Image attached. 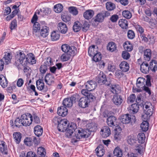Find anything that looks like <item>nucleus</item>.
Here are the masks:
<instances>
[{"mask_svg": "<svg viewBox=\"0 0 157 157\" xmlns=\"http://www.w3.org/2000/svg\"><path fill=\"white\" fill-rule=\"evenodd\" d=\"M88 129H82V128L77 130L75 133V136L77 139H81L88 138L90 135Z\"/></svg>", "mask_w": 157, "mask_h": 157, "instance_id": "nucleus-1", "label": "nucleus"}, {"mask_svg": "<svg viewBox=\"0 0 157 157\" xmlns=\"http://www.w3.org/2000/svg\"><path fill=\"white\" fill-rule=\"evenodd\" d=\"M140 105L146 109L145 114L147 115V117H150L152 116L153 113V107L151 102H147L145 103L144 104H141Z\"/></svg>", "mask_w": 157, "mask_h": 157, "instance_id": "nucleus-2", "label": "nucleus"}, {"mask_svg": "<svg viewBox=\"0 0 157 157\" xmlns=\"http://www.w3.org/2000/svg\"><path fill=\"white\" fill-rule=\"evenodd\" d=\"M97 78L98 82L100 84H105L107 86H109L110 85V82L107 80L106 75L103 72H100Z\"/></svg>", "mask_w": 157, "mask_h": 157, "instance_id": "nucleus-3", "label": "nucleus"}, {"mask_svg": "<svg viewBox=\"0 0 157 157\" xmlns=\"http://www.w3.org/2000/svg\"><path fill=\"white\" fill-rule=\"evenodd\" d=\"M110 14V13L108 11H102L97 14L94 21L95 22H101L103 21L105 18L108 17Z\"/></svg>", "mask_w": 157, "mask_h": 157, "instance_id": "nucleus-4", "label": "nucleus"}, {"mask_svg": "<svg viewBox=\"0 0 157 157\" xmlns=\"http://www.w3.org/2000/svg\"><path fill=\"white\" fill-rule=\"evenodd\" d=\"M68 124L69 121L66 119L63 118L60 120L57 125L58 131L63 132L66 131Z\"/></svg>", "mask_w": 157, "mask_h": 157, "instance_id": "nucleus-5", "label": "nucleus"}, {"mask_svg": "<svg viewBox=\"0 0 157 157\" xmlns=\"http://www.w3.org/2000/svg\"><path fill=\"white\" fill-rule=\"evenodd\" d=\"M62 50L65 53L72 52V54L77 53V51L76 48L74 46L70 47L68 45L64 44L61 47Z\"/></svg>", "mask_w": 157, "mask_h": 157, "instance_id": "nucleus-6", "label": "nucleus"}, {"mask_svg": "<svg viewBox=\"0 0 157 157\" xmlns=\"http://www.w3.org/2000/svg\"><path fill=\"white\" fill-rule=\"evenodd\" d=\"M82 122L84 124H87V127L89 132H94L96 131L97 127V124L94 122H91L89 123L88 120H82Z\"/></svg>", "mask_w": 157, "mask_h": 157, "instance_id": "nucleus-7", "label": "nucleus"}, {"mask_svg": "<svg viewBox=\"0 0 157 157\" xmlns=\"http://www.w3.org/2000/svg\"><path fill=\"white\" fill-rule=\"evenodd\" d=\"M26 56L24 52L19 51L17 52L15 56L17 62H19L20 64H22L23 61L26 58Z\"/></svg>", "mask_w": 157, "mask_h": 157, "instance_id": "nucleus-8", "label": "nucleus"}, {"mask_svg": "<svg viewBox=\"0 0 157 157\" xmlns=\"http://www.w3.org/2000/svg\"><path fill=\"white\" fill-rule=\"evenodd\" d=\"M86 88L89 91H92L95 89L97 86L96 82L94 81H88L85 83Z\"/></svg>", "mask_w": 157, "mask_h": 157, "instance_id": "nucleus-9", "label": "nucleus"}, {"mask_svg": "<svg viewBox=\"0 0 157 157\" xmlns=\"http://www.w3.org/2000/svg\"><path fill=\"white\" fill-rule=\"evenodd\" d=\"M26 62L31 65L36 63V60L35 56L32 53H29L27 54L26 57Z\"/></svg>", "mask_w": 157, "mask_h": 157, "instance_id": "nucleus-10", "label": "nucleus"}, {"mask_svg": "<svg viewBox=\"0 0 157 157\" xmlns=\"http://www.w3.org/2000/svg\"><path fill=\"white\" fill-rule=\"evenodd\" d=\"M89 101L86 97L81 98L79 101L78 105L80 107L84 108L88 106Z\"/></svg>", "mask_w": 157, "mask_h": 157, "instance_id": "nucleus-11", "label": "nucleus"}, {"mask_svg": "<svg viewBox=\"0 0 157 157\" xmlns=\"http://www.w3.org/2000/svg\"><path fill=\"white\" fill-rule=\"evenodd\" d=\"M57 28L59 31L62 34L66 33L67 31V27L65 23L61 22L58 24Z\"/></svg>", "mask_w": 157, "mask_h": 157, "instance_id": "nucleus-12", "label": "nucleus"}, {"mask_svg": "<svg viewBox=\"0 0 157 157\" xmlns=\"http://www.w3.org/2000/svg\"><path fill=\"white\" fill-rule=\"evenodd\" d=\"M122 131L121 127L117 125L114 128V138L115 140H118L120 138L121 133Z\"/></svg>", "mask_w": 157, "mask_h": 157, "instance_id": "nucleus-13", "label": "nucleus"}, {"mask_svg": "<svg viewBox=\"0 0 157 157\" xmlns=\"http://www.w3.org/2000/svg\"><path fill=\"white\" fill-rule=\"evenodd\" d=\"M101 136L103 137L106 138L109 136L111 133L109 127L104 126L101 130Z\"/></svg>", "mask_w": 157, "mask_h": 157, "instance_id": "nucleus-14", "label": "nucleus"}, {"mask_svg": "<svg viewBox=\"0 0 157 157\" xmlns=\"http://www.w3.org/2000/svg\"><path fill=\"white\" fill-rule=\"evenodd\" d=\"M76 53L72 54V52H66L63 54L60 57V59L62 61L64 62L69 60L71 57L74 56Z\"/></svg>", "mask_w": 157, "mask_h": 157, "instance_id": "nucleus-15", "label": "nucleus"}, {"mask_svg": "<svg viewBox=\"0 0 157 157\" xmlns=\"http://www.w3.org/2000/svg\"><path fill=\"white\" fill-rule=\"evenodd\" d=\"M112 101L115 105H118L121 104L123 99L121 95L117 94L113 96Z\"/></svg>", "mask_w": 157, "mask_h": 157, "instance_id": "nucleus-16", "label": "nucleus"}, {"mask_svg": "<svg viewBox=\"0 0 157 157\" xmlns=\"http://www.w3.org/2000/svg\"><path fill=\"white\" fill-rule=\"evenodd\" d=\"M67 111L68 110L66 107L61 106L58 108L57 113L59 116L64 117L67 114Z\"/></svg>", "mask_w": 157, "mask_h": 157, "instance_id": "nucleus-17", "label": "nucleus"}, {"mask_svg": "<svg viewBox=\"0 0 157 157\" xmlns=\"http://www.w3.org/2000/svg\"><path fill=\"white\" fill-rule=\"evenodd\" d=\"M36 139L35 137H27L25 138L24 140L25 144L29 146H30L33 145V142L36 144Z\"/></svg>", "mask_w": 157, "mask_h": 157, "instance_id": "nucleus-18", "label": "nucleus"}, {"mask_svg": "<svg viewBox=\"0 0 157 157\" xmlns=\"http://www.w3.org/2000/svg\"><path fill=\"white\" fill-rule=\"evenodd\" d=\"M149 67L148 64L146 62H143L140 65V70L144 73H147L149 70Z\"/></svg>", "mask_w": 157, "mask_h": 157, "instance_id": "nucleus-19", "label": "nucleus"}, {"mask_svg": "<svg viewBox=\"0 0 157 157\" xmlns=\"http://www.w3.org/2000/svg\"><path fill=\"white\" fill-rule=\"evenodd\" d=\"M5 143L3 141H0V154L1 153L3 155L8 154L7 146H5Z\"/></svg>", "mask_w": 157, "mask_h": 157, "instance_id": "nucleus-20", "label": "nucleus"}, {"mask_svg": "<svg viewBox=\"0 0 157 157\" xmlns=\"http://www.w3.org/2000/svg\"><path fill=\"white\" fill-rule=\"evenodd\" d=\"M96 155L97 156L101 157L105 153V149L102 145H99L95 149Z\"/></svg>", "mask_w": 157, "mask_h": 157, "instance_id": "nucleus-21", "label": "nucleus"}, {"mask_svg": "<svg viewBox=\"0 0 157 157\" xmlns=\"http://www.w3.org/2000/svg\"><path fill=\"white\" fill-rule=\"evenodd\" d=\"M120 69L122 71L126 72L129 69V66L128 63L125 61H122L120 64Z\"/></svg>", "mask_w": 157, "mask_h": 157, "instance_id": "nucleus-22", "label": "nucleus"}, {"mask_svg": "<svg viewBox=\"0 0 157 157\" xmlns=\"http://www.w3.org/2000/svg\"><path fill=\"white\" fill-rule=\"evenodd\" d=\"M43 131V128L40 125H37L34 128V133L38 137H39L42 135Z\"/></svg>", "mask_w": 157, "mask_h": 157, "instance_id": "nucleus-23", "label": "nucleus"}, {"mask_svg": "<svg viewBox=\"0 0 157 157\" xmlns=\"http://www.w3.org/2000/svg\"><path fill=\"white\" fill-rule=\"evenodd\" d=\"M111 88V92L113 94H118L120 92V87L117 84L110 85L109 86Z\"/></svg>", "mask_w": 157, "mask_h": 157, "instance_id": "nucleus-24", "label": "nucleus"}, {"mask_svg": "<svg viewBox=\"0 0 157 157\" xmlns=\"http://www.w3.org/2000/svg\"><path fill=\"white\" fill-rule=\"evenodd\" d=\"M19 121H21V124L24 126H29L31 124L33 118H21Z\"/></svg>", "mask_w": 157, "mask_h": 157, "instance_id": "nucleus-25", "label": "nucleus"}, {"mask_svg": "<svg viewBox=\"0 0 157 157\" xmlns=\"http://www.w3.org/2000/svg\"><path fill=\"white\" fill-rule=\"evenodd\" d=\"M98 48H95L94 45H92L91 46H90L88 50V53L89 55L92 56L95 54L98 53Z\"/></svg>", "mask_w": 157, "mask_h": 157, "instance_id": "nucleus-26", "label": "nucleus"}, {"mask_svg": "<svg viewBox=\"0 0 157 157\" xmlns=\"http://www.w3.org/2000/svg\"><path fill=\"white\" fill-rule=\"evenodd\" d=\"M144 57L146 60L149 61L151 57V51L150 49H146L144 51Z\"/></svg>", "mask_w": 157, "mask_h": 157, "instance_id": "nucleus-27", "label": "nucleus"}, {"mask_svg": "<svg viewBox=\"0 0 157 157\" xmlns=\"http://www.w3.org/2000/svg\"><path fill=\"white\" fill-rule=\"evenodd\" d=\"M94 13L92 10H88L85 11L83 14L84 17L87 19H91L93 16Z\"/></svg>", "mask_w": 157, "mask_h": 157, "instance_id": "nucleus-28", "label": "nucleus"}, {"mask_svg": "<svg viewBox=\"0 0 157 157\" xmlns=\"http://www.w3.org/2000/svg\"><path fill=\"white\" fill-rule=\"evenodd\" d=\"M14 141L17 144H19L21 141V135L19 132H15L13 134Z\"/></svg>", "mask_w": 157, "mask_h": 157, "instance_id": "nucleus-29", "label": "nucleus"}, {"mask_svg": "<svg viewBox=\"0 0 157 157\" xmlns=\"http://www.w3.org/2000/svg\"><path fill=\"white\" fill-rule=\"evenodd\" d=\"M118 24L123 29H126L128 27V21L125 19H120L118 21Z\"/></svg>", "mask_w": 157, "mask_h": 157, "instance_id": "nucleus-30", "label": "nucleus"}, {"mask_svg": "<svg viewBox=\"0 0 157 157\" xmlns=\"http://www.w3.org/2000/svg\"><path fill=\"white\" fill-rule=\"evenodd\" d=\"M138 105L135 103L132 105L130 107L129 113L131 114H135L136 113L139 109Z\"/></svg>", "mask_w": 157, "mask_h": 157, "instance_id": "nucleus-31", "label": "nucleus"}, {"mask_svg": "<svg viewBox=\"0 0 157 157\" xmlns=\"http://www.w3.org/2000/svg\"><path fill=\"white\" fill-rule=\"evenodd\" d=\"M147 120L144 121L141 124L140 127L143 131L146 132L148 130L149 124Z\"/></svg>", "mask_w": 157, "mask_h": 157, "instance_id": "nucleus-32", "label": "nucleus"}, {"mask_svg": "<svg viewBox=\"0 0 157 157\" xmlns=\"http://www.w3.org/2000/svg\"><path fill=\"white\" fill-rule=\"evenodd\" d=\"M48 28L46 26H44L42 27L40 30V33L41 36L43 37H45L48 35Z\"/></svg>", "mask_w": 157, "mask_h": 157, "instance_id": "nucleus-33", "label": "nucleus"}, {"mask_svg": "<svg viewBox=\"0 0 157 157\" xmlns=\"http://www.w3.org/2000/svg\"><path fill=\"white\" fill-rule=\"evenodd\" d=\"M0 83L2 86L4 88L7 86V80L6 77L3 75L0 76Z\"/></svg>", "mask_w": 157, "mask_h": 157, "instance_id": "nucleus-34", "label": "nucleus"}, {"mask_svg": "<svg viewBox=\"0 0 157 157\" xmlns=\"http://www.w3.org/2000/svg\"><path fill=\"white\" fill-rule=\"evenodd\" d=\"M113 153L114 155L116 156L117 157H122L123 155L122 150L118 147L115 148Z\"/></svg>", "mask_w": 157, "mask_h": 157, "instance_id": "nucleus-35", "label": "nucleus"}, {"mask_svg": "<svg viewBox=\"0 0 157 157\" xmlns=\"http://www.w3.org/2000/svg\"><path fill=\"white\" fill-rule=\"evenodd\" d=\"M63 106L67 107H71L72 105V102L71 99L67 98L64 99L63 102Z\"/></svg>", "mask_w": 157, "mask_h": 157, "instance_id": "nucleus-36", "label": "nucleus"}, {"mask_svg": "<svg viewBox=\"0 0 157 157\" xmlns=\"http://www.w3.org/2000/svg\"><path fill=\"white\" fill-rule=\"evenodd\" d=\"M103 115L105 118L115 117V114L111 111H105L103 113Z\"/></svg>", "mask_w": 157, "mask_h": 157, "instance_id": "nucleus-37", "label": "nucleus"}, {"mask_svg": "<svg viewBox=\"0 0 157 157\" xmlns=\"http://www.w3.org/2000/svg\"><path fill=\"white\" fill-rule=\"evenodd\" d=\"M137 140L140 144H142L144 142L145 136L144 134L141 132L139 133L137 136Z\"/></svg>", "mask_w": 157, "mask_h": 157, "instance_id": "nucleus-38", "label": "nucleus"}, {"mask_svg": "<svg viewBox=\"0 0 157 157\" xmlns=\"http://www.w3.org/2000/svg\"><path fill=\"white\" fill-rule=\"evenodd\" d=\"M6 54H5L2 59L5 61V64H8L10 62L12 56L10 53H6Z\"/></svg>", "mask_w": 157, "mask_h": 157, "instance_id": "nucleus-39", "label": "nucleus"}, {"mask_svg": "<svg viewBox=\"0 0 157 157\" xmlns=\"http://www.w3.org/2000/svg\"><path fill=\"white\" fill-rule=\"evenodd\" d=\"M123 46L125 50L128 51L130 52L133 49L132 44L128 41L125 42L123 44Z\"/></svg>", "mask_w": 157, "mask_h": 157, "instance_id": "nucleus-40", "label": "nucleus"}, {"mask_svg": "<svg viewBox=\"0 0 157 157\" xmlns=\"http://www.w3.org/2000/svg\"><path fill=\"white\" fill-rule=\"evenodd\" d=\"M50 12L51 10L50 9L48 8H43L40 9V11L38 12V13L44 16L47 15Z\"/></svg>", "mask_w": 157, "mask_h": 157, "instance_id": "nucleus-41", "label": "nucleus"}, {"mask_svg": "<svg viewBox=\"0 0 157 157\" xmlns=\"http://www.w3.org/2000/svg\"><path fill=\"white\" fill-rule=\"evenodd\" d=\"M117 48L116 44L113 42H110L108 43L107 46V49L109 51L113 52Z\"/></svg>", "mask_w": 157, "mask_h": 157, "instance_id": "nucleus-42", "label": "nucleus"}, {"mask_svg": "<svg viewBox=\"0 0 157 157\" xmlns=\"http://www.w3.org/2000/svg\"><path fill=\"white\" fill-rule=\"evenodd\" d=\"M60 35L58 31H53L51 34V39L52 41H56L59 40Z\"/></svg>", "mask_w": 157, "mask_h": 157, "instance_id": "nucleus-43", "label": "nucleus"}, {"mask_svg": "<svg viewBox=\"0 0 157 157\" xmlns=\"http://www.w3.org/2000/svg\"><path fill=\"white\" fill-rule=\"evenodd\" d=\"M36 85L37 88L40 90H42L44 87V83L42 79H39L36 82Z\"/></svg>", "mask_w": 157, "mask_h": 157, "instance_id": "nucleus-44", "label": "nucleus"}, {"mask_svg": "<svg viewBox=\"0 0 157 157\" xmlns=\"http://www.w3.org/2000/svg\"><path fill=\"white\" fill-rule=\"evenodd\" d=\"M81 29V25L78 21L75 22L73 26V31L75 32H78Z\"/></svg>", "mask_w": 157, "mask_h": 157, "instance_id": "nucleus-45", "label": "nucleus"}, {"mask_svg": "<svg viewBox=\"0 0 157 157\" xmlns=\"http://www.w3.org/2000/svg\"><path fill=\"white\" fill-rule=\"evenodd\" d=\"M63 6L60 4H58L55 5L54 7V11L57 13H60L63 10Z\"/></svg>", "mask_w": 157, "mask_h": 157, "instance_id": "nucleus-46", "label": "nucleus"}, {"mask_svg": "<svg viewBox=\"0 0 157 157\" xmlns=\"http://www.w3.org/2000/svg\"><path fill=\"white\" fill-rule=\"evenodd\" d=\"M106 7L107 9L109 11L113 10L115 8V4L111 2H108L106 4Z\"/></svg>", "mask_w": 157, "mask_h": 157, "instance_id": "nucleus-47", "label": "nucleus"}, {"mask_svg": "<svg viewBox=\"0 0 157 157\" xmlns=\"http://www.w3.org/2000/svg\"><path fill=\"white\" fill-rule=\"evenodd\" d=\"M136 140L133 136H129L128 137L127 142L128 143L132 145L136 143Z\"/></svg>", "mask_w": 157, "mask_h": 157, "instance_id": "nucleus-48", "label": "nucleus"}, {"mask_svg": "<svg viewBox=\"0 0 157 157\" xmlns=\"http://www.w3.org/2000/svg\"><path fill=\"white\" fill-rule=\"evenodd\" d=\"M93 56V59L95 62L99 61L101 59V55L100 52H98Z\"/></svg>", "mask_w": 157, "mask_h": 157, "instance_id": "nucleus-49", "label": "nucleus"}, {"mask_svg": "<svg viewBox=\"0 0 157 157\" xmlns=\"http://www.w3.org/2000/svg\"><path fill=\"white\" fill-rule=\"evenodd\" d=\"M37 150L38 154L40 155L41 157H44L46 153L45 150L44 148L41 147H39L38 148Z\"/></svg>", "mask_w": 157, "mask_h": 157, "instance_id": "nucleus-50", "label": "nucleus"}, {"mask_svg": "<svg viewBox=\"0 0 157 157\" xmlns=\"http://www.w3.org/2000/svg\"><path fill=\"white\" fill-rule=\"evenodd\" d=\"M107 122L108 125L110 127H115L116 125H117V124H116L115 121H114L113 119L112 118H107Z\"/></svg>", "mask_w": 157, "mask_h": 157, "instance_id": "nucleus-51", "label": "nucleus"}, {"mask_svg": "<svg viewBox=\"0 0 157 157\" xmlns=\"http://www.w3.org/2000/svg\"><path fill=\"white\" fill-rule=\"evenodd\" d=\"M120 121L123 124H128L131 122V119L133 120L134 122L136 121V118H119Z\"/></svg>", "mask_w": 157, "mask_h": 157, "instance_id": "nucleus-52", "label": "nucleus"}, {"mask_svg": "<svg viewBox=\"0 0 157 157\" xmlns=\"http://www.w3.org/2000/svg\"><path fill=\"white\" fill-rule=\"evenodd\" d=\"M122 15L125 18L127 19L130 18L132 16L131 13L128 10H124L122 12Z\"/></svg>", "mask_w": 157, "mask_h": 157, "instance_id": "nucleus-53", "label": "nucleus"}, {"mask_svg": "<svg viewBox=\"0 0 157 157\" xmlns=\"http://www.w3.org/2000/svg\"><path fill=\"white\" fill-rule=\"evenodd\" d=\"M90 25L87 22L85 21L82 26V29L84 32H86L89 29Z\"/></svg>", "mask_w": 157, "mask_h": 157, "instance_id": "nucleus-54", "label": "nucleus"}, {"mask_svg": "<svg viewBox=\"0 0 157 157\" xmlns=\"http://www.w3.org/2000/svg\"><path fill=\"white\" fill-rule=\"evenodd\" d=\"M69 12L73 15H76L78 13L77 8L75 7H70L69 8Z\"/></svg>", "mask_w": 157, "mask_h": 157, "instance_id": "nucleus-55", "label": "nucleus"}, {"mask_svg": "<svg viewBox=\"0 0 157 157\" xmlns=\"http://www.w3.org/2000/svg\"><path fill=\"white\" fill-rule=\"evenodd\" d=\"M68 128H71L70 129L73 130L75 132H76V130L78 129L77 128V126L76 124L73 122H71V123H69V124L67 126Z\"/></svg>", "mask_w": 157, "mask_h": 157, "instance_id": "nucleus-56", "label": "nucleus"}, {"mask_svg": "<svg viewBox=\"0 0 157 157\" xmlns=\"http://www.w3.org/2000/svg\"><path fill=\"white\" fill-rule=\"evenodd\" d=\"M136 98V95L135 94H132L130 95L128 99V103H132L133 102Z\"/></svg>", "mask_w": 157, "mask_h": 157, "instance_id": "nucleus-57", "label": "nucleus"}, {"mask_svg": "<svg viewBox=\"0 0 157 157\" xmlns=\"http://www.w3.org/2000/svg\"><path fill=\"white\" fill-rule=\"evenodd\" d=\"M33 31L36 33L39 30L40 28V25L38 22H34L33 25Z\"/></svg>", "mask_w": 157, "mask_h": 157, "instance_id": "nucleus-58", "label": "nucleus"}, {"mask_svg": "<svg viewBox=\"0 0 157 157\" xmlns=\"http://www.w3.org/2000/svg\"><path fill=\"white\" fill-rule=\"evenodd\" d=\"M48 67L44 64V65H41L40 68V72L42 74H44L46 73L48 70Z\"/></svg>", "mask_w": 157, "mask_h": 157, "instance_id": "nucleus-59", "label": "nucleus"}, {"mask_svg": "<svg viewBox=\"0 0 157 157\" xmlns=\"http://www.w3.org/2000/svg\"><path fill=\"white\" fill-rule=\"evenodd\" d=\"M50 73H47L45 77V82L47 84L49 85H51L52 84L54 83V81L53 80H51L50 79H49L48 80H47V77L49 75H50Z\"/></svg>", "mask_w": 157, "mask_h": 157, "instance_id": "nucleus-60", "label": "nucleus"}, {"mask_svg": "<svg viewBox=\"0 0 157 157\" xmlns=\"http://www.w3.org/2000/svg\"><path fill=\"white\" fill-rule=\"evenodd\" d=\"M17 26V20L16 19H14L11 23L10 26V28L11 30H12L15 29L16 28Z\"/></svg>", "mask_w": 157, "mask_h": 157, "instance_id": "nucleus-61", "label": "nucleus"}, {"mask_svg": "<svg viewBox=\"0 0 157 157\" xmlns=\"http://www.w3.org/2000/svg\"><path fill=\"white\" fill-rule=\"evenodd\" d=\"M44 64L48 67L52 65L53 64L52 59L50 57H48L44 62Z\"/></svg>", "mask_w": 157, "mask_h": 157, "instance_id": "nucleus-62", "label": "nucleus"}, {"mask_svg": "<svg viewBox=\"0 0 157 157\" xmlns=\"http://www.w3.org/2000/svg\"><path fill=\"white\" fill-rule=\"evenodd\" d=\"M128 38L130 39H133L135 37V34L132 30H129L127 33Z\"/></svg>", "mask_w": 157, "mask_h": 157, "instance_id": "nucleus-63", "label": "nucleus"}, {"mask_svg": "<svg viewBox=\"0 0 157 157\" xmlns=\"http://www.w3.org/2000/svg\"><path fill=\"white\" fill-rule=\"evenodd\" d=\"M124 74L120 70L116 71L115 72V76L117 78H119L122 77Z\"/></svg>", "mask_w": 157, "mask_h": 157, "instance_id": "nucleus-64", "label": "nucleus"}]
</instances>
